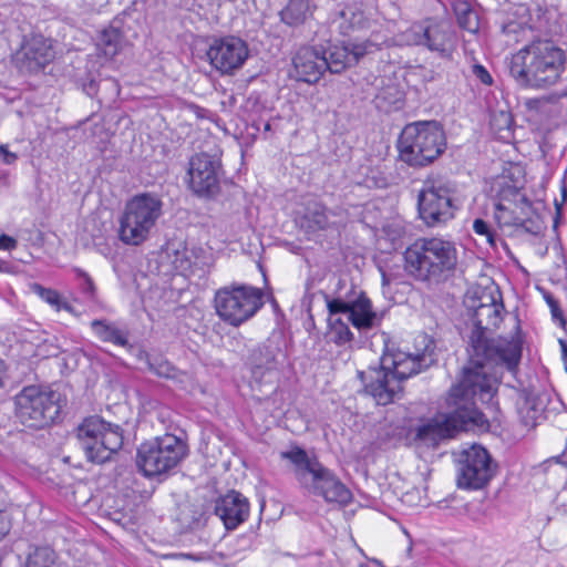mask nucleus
I'll return each instance as SVG.
<instances>
[{"mask_svg": "<svg viewBox=\"0 0 567 567\" xmlns=\"http://www.w3.org/2000/svg\"><path fill=\"white\" fill-rule=\"evenodd\" d=\"M445 147V133L437 121H419L405 125L398 142L400 158L414 167L433 163Z\"/></svg>", "mask_w": 567, "mask_h": 567, "instance_id": "nucleus-7", "label": "nucleus"}, {"mask_svg": "<svg viewBox=\"0 0 567 567\" xmlns=\"http://www.w3.org/2000/svg\"><path fill=\"white\" fill-rule=\"evenodd\" d=\"M515 225L522 227L526 233L538 235L543 230V223L538 217L528 219H517Z\"/></svg>", "mask_w": 567, "mask_h": 567, "instance_id": "nucleus-41", "label": "nucleus"}, {"mask_svg": "<svg viewBox=\"0 0 567 567\" xmlns=\"http://www.w3.org/2000/svg\"><path fill=\"white\" fill-rule=\"evenodd\" d=\"M461 425L460 419L455 416V409L442 419H434L416 429L415 437L429 444H436L443 439L453 436V432Z\"/></svg>", "mask_w": 567, "mask_h": 567, "instance_id": "nucleus-27", "label": "nucleus"}, {"mask_svg": "<svg viewBox=\"0 0 567 567\" xmlns=\"http://www.w3.org/2000/svg\"><path fill=\"white\" fill-rule=\"evenodd\" d=\"M214 302L223 321L239 327L262 308L264 292L260 288L233 284L218 289Z\"/></svg>", "mask_w": 567, "mask_h": 567, "instance_id": "nucleus-12", "label": "nucleus"}, {"mask_svg": "<svg viewBox=\"0 0 567 567\" xmlns=\"http://www.w3.org/2000/svg\"><path fill=\"white\" fill-rule=\"evenodd\" d=\"M89 89L90 90H94L95 89V84L93 82H91Z\"/></svg>", "mask_w": 567, "mask_h": 567, "instance_id": "nucleus-55", "label": "nucleus"}, {"mask_svg": "<svg viewBox=\"0 0 567 567\" xmlns=\"http://www.w3.org/2000/svg\"><path fill=\"white\" fill-rule=\"evenodd\" d=\"M271 126H270V123H266L265 124V131H270Z\"/></svg>", "mask_w": 567, "mask_h": 567, "instance_id": "nucleus-53", "label": "nucleus"}, {"mask_svg": "<svg viewBox=\"0 0 567 567\" xmlns=\"http://www.w3.org/2000/svg\"><path fill=\"white\" fill-rule=\"evenodd\" d=\"M547 302L550 306L551 313L554 318H561V312L559 310L558 303L551 297L547 298Z\"/></svg>", "mask_w": 567, "mask_h": 567, "instance_id": "nucleus-47", "label": "nucleus"}, {"mask_svg": "<svg viewBox=\"0 0 567 567\" xmlns=\"http://www.w3.org/2000/svg\"><path fill=\"white\" fill-rule=\"evenodd\" d=\"M193 251L187 248L175 249L172 254L167 251V258L174 270L183 276H187L193 271Z\"/></svg>", "mask_w": 567, "mask_h": 567, "instance_id": "nucleus-34", "label": "nucleus"}, {"mask_svg": "<svg viewBox=\"0 0 567 567\" xmlns=\"http://www.w3.org/2000/svg\"><path fill=\"white\" fill-rule=\"evenodd\" d=\"M103 84L106 85V86L111 85L115 90L116 94H118V85H117V83L115 81L106 80V81L103 82Z\"/></svg>", "mask_w": 567, "mask_h": 567, "instance_id": "nucleus-51", "label": "nucleus"}, {"mask_svg": "<svg viewBox=\"0 0 567 567\" xmlns=\"http://www.w3.org/2000/svg\"><path fill=\"white\" fill-rule=\"evenodd\" d=\"M148 369L161 378H174L176 369L166 359L158 354L147 357Z\"/></svg>", "mask_w": 567, "mask_h": 567, "instance_id": "nucleus-36", "label": "nucleus"}, {"mask_svg": "<svg viewBox=\"0 0 567 567\" xmlns=\"http://www.w3.org/2000/svg\"><path fill=\"white\" fill-rule=\"evenodd\" d=\"M498 297L501 295L498 293ZM474 330L470 337V347L474 349L476 358L493 359L505 362V368L512 374H516L522 359V341L517 338L511 340L504 338H491L488 332L498 328L503 320L504 305L501 298L496 299L492 293H483L480 303L473 306Z\"/></svg>", "mask_w": 567, "mask_h": 567, "instance_id": "nucleus-1", "label": "nucleus"}, {"mask_svg": "<svg viewBox=\"0 0 567 567\" xmlns=\"http://www.w3.org/2000/svg\"><path fill=\"white\" fill-rule=\"evenodd\" d=\"M247 43L235 35L212 39L206 56L210 65L221 74H234L248 59Z\"/></svg>", "mask_w": 567, "mask_h": 567, "instance_id": "nucleus-16", "label": "nucleus"}, {"mask_svg": "<svg viewBox=\"0 0 567 567\" xmlns=\"http://www.w3.org/2000/svg\"><path fill=\"white\" fill-rule=\"evenodd\" d=\"M373 47L371 42H348L343 45L331 47L328 52L324 51L327 61V71L339 74L347 68L357 64Z\"/></svg>", "mask_w": 567, "mask_h": 567, "instance_id": "nucleus-24", "label": "nucleus"}, {"mask_svg": "<svg viewBox=\"0 0 567 567\" xmlns=\"http://www.w3.org/2000/svg\"><path fill=\"white\" fill-rule=\"evenodd\" d=\"M11 529V518L10 515L0 509V540H2Z\"/></svg>", "mask_w": 567, "mask_h": 567, "instance_id": "nucleus-44", "label": "nucleus"}, {"mask_svg": "<svg viewBox=\"0 0 567 567\" xmlns=\"http://www.w3.org/2000/svg\"><path fill=\"white\" fill-rule=\"evenodd\" d=\"M559 343L561 346V357H563L565 370L567 371V344L563 340H560Z\"/></svg>", "mask_w": 567, "mask_h": 567, "instance_id": "nucleus-50", "label": "nucleus"}, {"mask_svg": "<svg viewBox=\"0 0 567 567\" xmlns=\"http://www.w3.org/2000/svg\"><path fill=\"white\" fill-rule=\"evenodd\" d=\"M422 349L414 351L398 350L381 358V368L388 369L401 383L402 381L429 369L436 361L434 343L426 337L422 338Z\"/></svg>", "mask_w": 567, "mask_h": 567, "instance_id": "nucleus-15", "label": "nucleus"}, {"mask_svg": "<svg viewBox=\"0 0 567 567\" xmlns=\"http://www.w3.org/2000/svg\"><path fill=\"white\" fill-rule=\"evenodd\" d=\"M343 217H344V214H343L340 218H343ZM339 223H342V219H339V221L337 220V225H338Z\"/></svg>", "mask_w": 567, "mask_h": 567, "instance_id": "nucleus-56", "label": "nucleus"}, {"mask_svg": "<svg viewBox=\"0 0 567 567\" xmlns=\"http://www.w3.org/2000/svg\"><path fill=\"white\" fill-rule=\"evenodd\" d=\"M452 8L460 28L472 33L478 31V16L474 11L470 2L465 0H453Z\"/></svg>", "mask_w": 567, "mask_h": 567, "instance_id": "nucleus-31", "label": "nucleus"}, {"mask_svg": "<svg viewBox=\"0 0 567 567\" xmlns=\"http://www.w3.org/2000/svg\"><path fill=\"white\" fill-rule=\"evenodd\" d=\"M30 290L38 295L43 301H45L55 310L59 308L62 297L58 290L52 288H45L38 282H32L30 285Z\"/></svg>", "mask_w": 567, "mask_h": 567, "instance_id": "nucleus-38", "label": "nucleus"}, {"mask_svg": "<svg viewBox=\"0 0 567 567\" xmlns=\"http://www.w3.org/2000/svg\"><path fill=\"white\" fill-rule=\"evenodd\" d=\"M73 272L81 292L86 299L94 300L96 297V287L91 276L81 268H74Z\"/></svg>", "mask_w": 567, "mask_h": 567, "instance_id": "nucleus-37", "label": "nucleus"}, {"mask_svg": "<svg viewBox=\"0 0 567 567\" xmlns=\"http://www.w3.org/2000/svg\"><path fill=\"white\" fill-rule=\"evenodd\" d=\"M55 51L50 39L42 34L32 33L24 38L20 49L14 55L18 69L25 73H38L50 64Z\"/></svg>", "mask_w": 567, "mask_h": 567, "instance_id": "nucleus-18", "label": "nucleus"}, {"mask_svg": "<svg viewBox=\"0 0 567 567\" xmlns=\"http://www.w3.org/2000/svg\"><path fill=\"white\" fill-rule=\"evenodd\" d=\"M214 513L224 523L226 529H236L249 515L248 499L236 491H230L215 502Z\"/></svg>", "mask_w": 567, "mask_h": 567, "instance_id": "nucleus-23", "label": "nucleus"}, {"mask_svg": "<svg viewBox=\"0 0 567 567\" xmlns=\"http://www.w3.org/2000/svg\"><path fill=\"white\" fill-rule=\"evenodd\" d=\"M457 188L451 181H427L417 196L420 218L429 226L436 227L453 219L458 209Z\"/></svg>", "mask_w": 567, "mask_h": 567, "instance_id": "nucleus-13", "label": "nucleus"}, {"mask_svg": "<svg viewBox=\"0 0 567 567\" xmlns=\"http://www.w3.org/2000/svg\"><path fill=\"white\" fill-rule=\"evenodd\" d=\"M327 71L324 51L313 47H302L292 56L290 75L308 84L317 83Z\"/></svg>", "mask_w": 567, "mask_h": 567, "instance_id": "nucleus-22", "label": "nucleus"}, {"mask_svg": "<svg viewBox=\"0 0 567 567\" xmlns=\"http://www.w3.org/2000/svg\"><path fill=\"white\" fill-rule=\"evenodd\" d=\"M91 329L96 338L102 342L113 343L118 347L127 348L130 344V331L124 327L109 320L95 319L91 322Z\"/></svg>", "mask_w": 567, "mask_h": 567, "instance_id": "nucleus-29", "label": "nucleus"}, {"mask_svg": "<svg viewBox=\"0 0 567 567\" xmlns=\"http://www.w3.org/2000/svg\"><path fill=\"white\" fill-rule=\"evenodd\" d=\"M0 155L3 157L6 164H12L17 161V155L11 153L6 145H0Z\"/></svg>", "mask_w": 567, "mask_h": 567, "instance_id": "nucleus-46", "label": "nucleus"}, {"mask_svg": "<svg viewBox=\"0 0 567 567\" xmlns=\"http://www.w3.org/2000/svg\"><path fill=\"white\" fill-rule=\"evenodd\" d=\"M565 60V52L551 41L537 40L513 54L507 68L520 86L547 89L560 79Z\"/></svg>", "mask_w": 567, "mask_h": 567, "instance_id": "nucleus-2", "label": "nucleus"}, {"mask_svg": "<svg viewBox=\"0 0 567 567\" xmlns=\"http://www.w3.org/2000/svg\"><path fill=\"white\" fill-rule=\"evenodd\" d=\"M516 406L522 424L527 429L535 427L544 412V405L538 395L523 390L518 394Z\"/></svg>", "mask_w": 567, "mask_h": 567, "instance_id": "nucleus-28", "label": "nucleus"}, {"mask_svg": "<svg viewBox=\"0 0 567 567\" xmlns=\"http://www.w3.org/2000/svg\"><path fill=\"white\" fill-rule=\"evenodd\" d=\"M415 45H423L440 56H449L453 48V33L445 22L413 24L408 33Z\"/></svg>", "mask_w": 567, "mask_h": 567, "instance_id": "nucleus-20", "label": "nucleus"}, {"mask_svg": "<svg viewBox=\"0 0 567 567\" xmlns=\"http://www.w3.org/2000/svg\"><path fill=\"white\" fill-rule=\"evenodd\" d=\"M496 473V465L481 445L464 450L457 461L456 484L462 489H482Z\"/></svg>", "mask_w": 567, "mask_h": 567, "instance_id": "nucleus-14", "label": "nucleus"}, {"mask_svg": "<svg viewBox=\"0 0 567 567\" xmlns=\"http://www.w3.org/2000/svg\"><path fill=\"white\" fill-rule=\"evenodd\" d=\"M324 300L329 311L330 337L337 346L353 340L349 323L358 330H368L380 323L381 318L372 310L371 300L353 287L344 296L338 295L332 299L324 295Z\"/></svg>", "mask_w": 567, "mask_h": 567, "instance_id": "nucleus-5", "label": "nucleus"}, {"mask_svg": "<svg viewBox=\"0 0 567 567\" xmlns=\"http://www.w3.org/2000/svg\"><path fill=\"white\" fill-rule=\"evenodd\" d=\"M566 195H567V190H566L565 187H563V197H564V199L566 198Z\"/></svg>", "mask_w": 567, "mask_h": 567, "instance_id": "nucleus-54", "label": "nucleus"}, {"mask_svg": "<svg viewBox=\"0 0 567 567\" xmlns=\"http://www.w3.org/2000/svg\"><path fill=\"white\" fill-rule=\"evenodd\" d=\"M403 101V92L393 82L383 84L378 91L374 102L378 109L390 111L391 107L399 109Z\"/></svg>", "mask_w": 567, "mask_h": 567, "instance_id": "nucleus-32", "label": "nucleus"}, {"mask_svg": "<svg viewBox=\"0 0 567 567\" xmlns=\"http://www.w3.org/2000/svg\"><path fill=\"white\" fill-rule=\"evenodd\" d=\"M76 439L86 460L95 464L110 462L124 443L123 429L100 416L84 419L76 427Z\"/></svg>", "mask_w": 567, "mask_h": 567, "instance_id": "nucleus-10", "label": "nucleus"}, {"mask_svg": "<svg viewBox=\"0 0 567 567\" xmlns=\"http://www.w3.org/2000/svg\"><path fill=\"white\" fill-rule=\"evenodd\" d=\"M163 213V202L158 195L143 193L130 199L120 218L118 237L126 245L144 243Z\"/></svg>", "mask_w": 567, "mask_h": 567, "instance_id": "nucleus-9", "label": "nucleus"}, {"mask_svg": "<svg viewBox=\"0 0 567 567\" xmlns=\"http://www.w3.org/2000/svg\"><path fill=\"white\" fill-rule=\"evenodd\" d=\"M371 561L375 564L378 567H385L383 563L377 558H372Z\"/></svg>", "mask_w": 567, "mask_h": 567, "instance_id": "nucleus-52", "label": "nucleus"}, {"mask_svg": "<svg viewBox=\"0 0 567 567\" xmlns=\"http://www.w3.org/2000/svg\"><path fill=\"white\" fill-rule=\"evenodd\" d=\"M17 247V240L8 235L0 236V249L11 250Z\"/></svg>", "mask_w": 567, "mask_h": 567, "instance_id": "nucleus-45", "label": "nucleus"}, {"mask_svg": "<svg viewBox=\"0 0 567 567\" xmlns=\"http://www.w3.org/2000/svg\"><path fill=\"white\" fill-rule=\"evenodd\" d=\"M284 358L285 354L279 343L274 339H267L249 351L246 365L255 382H271L278 378Z\"/></svg>", "mask_w": 567, "mask_h": 567, "instance_id": "nucleus-17", "label": "nucleus"}, {"mask_svg": "<svg viewBox=\"0 0 567 567\" xmlns=\"http://www.w3.org/2000/svg\"><path fill=\"white\" fill-rule=\"evenodd\" d=\"M280 457L293 465L296 480L309 493L321 496L327 503L343 506L352 501V493L337 475L302 447L296 445L289 451H282Z\"/></svg>", "mask_w": 567, "mask_h": 567, "instance_id": "nucleus-4", "label": "nucleus"}, {"mask_svg": "<svg viewBox=\"0 0 567 567\" xmlns=\"http://www.w3.org/2000/svg\"><path fill=\"white\" fill-rule=\"evenodd\" d=\"M332 25L343 35L368 27L362 6L358 1L338 4L332 18Z\"/></svg>", "mask_w": 567, "mask_h": 567, "instance_id": "nucleus-26", "label": "nucleus"}, {"mask_svg": "<svg viewBox=\"0 0 567 567\" xmlns=\"http://www.w3.org/2000/svg\"><path fill=\"white\" fill-rule=\"evenodd\" d=\"M343 213L346 210L342 207L330 209L322 202L310 199L306 204L301 223L309 230H324L337 226L336 217H341Z\"/></svg>", "mask_w": 567, "mask_h": 567, "instance_id": "nucleus-25", "label": "nucleus"}, {"mask_svg": "<svg viewBox=\"0 0 567 567\" xmlns=\"http://www.w3.org/2000/svg\"><path fill=\"white\" fill-rule=\"evenodd\" d=\"M62 309H63V310H65V311H68V312H70V313H73V312H74V308H73V307H72L68 301H65L63 298H62V300H61V302H60L59 308L56 309V311H60V310H62Z\"/></svg>", "mask_w": 567, "mask_h": 567, "instance_id": "nucleus-49", "label": "nucleus"}, {"mask_svg": "<svg viewBox=\"0 0 567 567\" xmlns=\"http://www.w3.org/2000/svg\"><path fill=\"white\" fill-rule=\"evenodd\" d=\"M188 455L181 437L165 434L143 442L136 451V466L145 477L166 476Z\"/></svg>", "mask_w": 567, "mask_h": 567, "instance_id": "nucleus-8", "label": "nucleus"}, {"mask_svg": "<svg viewBox=\"0 0 567 567\" xmlns=\"http://www.w3.org/2000/svg\"><path fill=\"white\" fill-rule=\"evenodd\" d=\"M502 32L508 40L519 41L526 32V27L516 21H508L503 24Z\"/></svg>", "mask_w": 567, "mask_h": 567, "instance_id": "nucleus-39", "label": "nucleus"}, {"mask_svg": "<svg viewBox=\"0 0 567 567\" xmlns=\"http://www.w3.org/2000/svg\"><path fill=\"white\" fill-rule=\"evenodd\" d=\"M219 162L202 153L189 161L188 176L190 189L200 197L212 198L219 193Z\"/></svg>", "mask_w": 567, "mask_h": 567, "instance_id": "nucleus-19", "label": "nucleus"}, {"mask_svg": "<svg viewBox=\"0 0 567 567\" xmlns=\"http://www.w3.org/2000/svg\"><path fill=\"white\" fill-rule=\"evenodd\" d=\"M122 35L116 28H107L100 34L99 42L96 44L99 55H103L105 59L114 58L121 48Z\"/></svg>", "mask_w": 567, "mask_h": 567, "instance_id": "nucleus-33", "label": "nucleus"}, {"mask_svg": "<svg viewBox=\"0 0 567 567\" xmlns=\"http://www.w3.org/2000/svg\"><path fill=\"white\" fill-rule=\"evenodd\" d=\"M512 122H513V118H512L511 113L502 111L498 114L493 115L491 124L498 132L506 131L507 133H509Z\"/></svg>", "mask_w": 567, "mask_h": 567, "instance_id": "nucleus-40", "label": "nucleus"}, {"mask_svg": "<svg viewBox=\"0 0 567 567\" xmlns=\"http://www.w3.org/2000/svg\"><path fill=\"white\" fill-rule=\"evenodd\" d=\"M56 554L48 546L38 547L27 560V567H55Z\"/></svg>", "mask_w": 567, "mask_h": 567, "instance_id": "nucleus-35", "label": "nucleus"}, {"mask_svg": "<svg viewBox=\"0 0 567 567\" xmlns=\"http://www.w3.org/2000/svg\"><path fill=\"white\" fill-rule=\"evenodd\" d=\"M359 567H369L367 564H360Z\"/></svg>", "mask_w": 567, "mask_h": 567, "instance_id": "nucleus-57", "label": "nucleus"}, {"mask_svg": "<svg viewBox=\"0 0 567 567\" xmlns=\"http://www.w3.org/2000/svg\"><path fill=\"white\" fill-rule=\"evenodd\" d=\"M405 269L415 279L440 281L457 265L455 244L439 237L419 238L404 252Z\"/></svg>", "mask_w": 567, "mask_h": 567, "instance_id": "nucleus-6", "label": "nucleus"}, {"mask_svg": "<svg viewBox=\"0 0 567 567\" xmlns=\"http://www.w3.org/2000/svg\"><path fill=\"white\" fill-rule=\"evenodd\" d=\"M470 362L473 367L464 368L461 382L451 389L449 405L455 409V416L461 425L478 424L483 414L475 405V399L487 402L495 391V379L485 370L486 363L505 367V362L475 357L470 347Z\"/></svg>", "mask_w": 567, "mask_h": 567, "instance_id": "nucleus-3", "label": "nucleus"}, {"mask_svg": "<svg viewBox=\"0 0 567 567\" xmlns=\"http://www.w3.org/2000/svg\"><path fill=\"white\" fill-rule=\"evenodd\" d=\"M472 72L483 84L491 85L493 83L492 75L482 64H474L472 66Z\"/></svg>", "mask_w": 567, "mask_h": 567, "instance_id": "nucleus-43", "label": "nucleus"}, {"mask_svg": "<svg viewBox=\"0 0 567 567\" xmlns=\"http://www.w3.org/2000/svg\"><path fill=\"white\" fill-rule=\"evenodd\" d=\"M313 9L315 4L311 0H289L279 14L285 24L298 27L312 16Z\"/></svg>", "mask_w": 567, "mask_h": 567, "instance_id": "nucleus-30", "label": "nucleus"}, {"mask_svg": "<svg viewBox=\"0 0 567 567\" xmlns=\"http://www.w3.org/2000/svg\"><path fill=\"white\" fill-rule=\"evenodd\" d=\"M473 229L477 235L485 236L491 245H494V234L485 220L481 218L475 219L473 223Z\"/></svg>", "mask_w": 567, "mask_h": 567, "instance_id": "nucleus-42", "label": "nucleus"}, {"mask_svg": "<svg viewBox=\"0 0 567 567\" xmlns=\"http://www.w3.org/2000/svg\"><path fill=\"white\" fill-rule=\"evenodd\" d=\"M16 416L28 429L51 425L61 411V394L45 388L24 386L14 398Z\"/></svg>", "mask_w": 567, "mask_h": 567, "instance_id": "nucleus-11", "label": "nucleus"}, {"mask_svg": "<svg viewBox=\"0 0 567 567\" xmlns=\"http://www.w3.org/2000/svg\"><path fill=\"white\" fill-rule=\"evenodd\" d=\"M358 377L364 384V391L377 404L388 405L400 399L402 386L388 369L371 368L368 372L359 371Z\"/></svg>", "mask_w": 567, "mask_h": 567, "instance_id": "nucleus-21", "label": "nucleus"}, {"mask_svg": "<svg viewBox=\"0 0 567 567\" xmlns=\"http://www.w3.org/2000/svg\"><path fill=\"white\" fill-rule=\"evenodd\" d=\"M7 367L2 359H0V389L4 386Z\"/></svg>", "mask_w": 567, "mask_h": 567, "instance_id": "nucleus-48", "label": "nucleus"}]
</instances>
